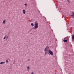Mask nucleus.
<instances>
[{
	"label": "nucleus",
	"mask_w": 74,
	"mask_h": 74,
	"mask_svg": "<svg viewBox=\"0 0 74 74\" xmlns=\"http://www.w3.org/2000/svg\"><path fill=\"white\" fill-rule=\"evenodd\" d=\"M38 28V23L37 21L35 22V27H34V29H37Z\"/></svg>",
	"instance_id": "f257e3e1"
},
{
	"label": "nucleus",
	"mask_w": 74,
	"mask_h": 74,
	"mask_svg": "<svg viewBox=\"0 0 74 74\" xmlns=\"http://www.w3.org/2000/svg\"><path fill=\"white\" fill-rule=\"evenodd\" d=\"M48 52L51 55H52V56L53 55V52L51 50H48Z\"/></svg>",
	"instance_id": "f03ea898"
},
{
	"label": "nucleus",
	"mask_w": 74,
	"mask_h": 74,
	"mask_svg": "<svg viewBox=\"0 0 74 74\" xmlns=\"http://www.w3.org/2000/svg\"><path fill=\"white\" fill-rule=\"evenodd\" d=\"M47 47H48L47 46V47L45 48L44 49V51L45 52V55H47Z\"/></svg>",
	"instance_id": "7ed1b4c3"
},
{
	"label": "nucleus",
	"mask_w": 74,
	"mask_h": 74,
	"mask_svg": "<svg viewBox=\"0 0 74 74\" xmlns=\"http://www.w3.org/2000/svg\"><path fill=\"white\" fill-rule=\"evenodd\" d=\"M5 36L3 38V40H5V38H6V39H7V38H8V35L5 34Z\"/></svg>",
	"instance_id": "20e7f679"
},
{
	"label": "nucleus",
	"mask_w": 74,
	"mask_h": 74,
	"mask_svg": "<svg viewBox=\"0 0 74 74\" xmlns=\"http://www.w3.org/2000/svg\"><path fill=\"white\" fill-rule=\"evenodd\" d=\"M6 23V20H4L3 21V24H5Z\"/></svg>",
	"instance_id": "39448f33"
},
{
	"label": "nucleus",
	"mask_w": 74,
	"mask_h": 74,
	"mask_svg": "<svg viewBox=\"0 0 74 74\" xmlns=\"http://www.w3.org/2000/svg\"><path fill=\"white\" fill-rule=\"evenodd\" d=\"M4 63H5V62H2L0 63V64H4Z\"/></svg>",
	"instance_id": "423d86ee"
},
{
	"label": "nucleus",
	"mask_w": 74,
	"mask_h": 74,
	"mask_svg": "<svg viewBox=\"0 0 74 74\" xmlns=\"http://www.w3.org/2000/svg\"><path fill=\"white\" fill-rule=\"evenodd\" d=\"M23 13L24 14H26V10H23Z\"/></svg>",
	"instance_id": "0eeeda50"
},
{
	"label": "nucleus",
	"mask_w": 74,
	"mask_h": 74,
	"mask_svg": "<svg viewBox=\"0 0 74 74\" xmlns=\"http://www.w3.org/2000/svg\"><path fill=\"white\" fill-rule=\"evenodd\" d=\"M63 41H64V42H67V40H64Z\"/></svg>",
	"instance_id": "6e6552de"
},
{
	"label": "nucleus",
	"mask_w": 74,
	"mask_h": 74,
	"mask_svg": "<svg viewBox=\"0 0 74 74\" xmlns=\"http://www.w3.org/2000/svg\"><path fill=\"white\" fill-rule=\"evenodd\" d=\"M73 14L71 15V16L73 18H74V12H73Z\"/></svg>",
	"instance_id": "1a4fd4ad"
},
{
	"label": "nucleus",
	"mask_w": 74,
	"mask_h": 74,
	"mask_svg": "<svg viewBox=\"0 0 74 74\" xmlns=\"http://www.w3.org/2000/svg\"><path fill=\"white\" fill-rule=\"evenodd\" d=\"M31 25L32 27L34 26V24L33 23H32L31 24Z\"/></svg>",
	"instance_id": "9d476101"
},
{
	"label": "nucleus",
	"mask_w": 74,
	"mask_h": 74,
	"mask_svg": "<svg viewBox=\"0 0 74 74\" xmlns=\"http://www.w3.org/2000/svg\"><path fill=\"white\" fill-rule=\"evenodd\" d=\"M74 34H73L72 36V39L73 40H74Z\"/></svg>",
	"instance_id": "9b49d317"
},
{
	"label": "nucleus",
	"mask_w": 74,
	"mask_h": 74,
	"mask_svg": "<svg viewBox=\"0 0 74 74\" xmlns=\"http://www.w3.org/2000/svg\"><path fill=\"white\" fill-rule=\"evenodd\" d=\"M31 74H34V72H31Z\"/></svg>",
	"instance_id": "f8f14e48"
},
{
	"label": "nucleus",
	"mask_w": 74,
	"mask_h": 74,
	"mask_svg": "<svg viewBox=\"0 0 74 74\" xmlns=\"http://www.w3.org/2000/svg\"><path fill=\"white\" fill-rule=\"evenodd\" d=\"M24 5H25V6H27V4H25Z\"/></svg>",
	"instance_id": "ddd939ff"
},
{
	"label": "nucleus",
	"mask_w": 74,
	"mask_h": 74,
	"mask_svg": "<svg viewBox=\"0 0 74 74\" xmlns=\"http://www.w3.org/2000/svg\"><path fill=\"white\" fill-rule=\"evenodd\" d=\"M27 69H30V67L29 66H27Z\"/></svg>",
	"instance_id": "4468645a"
},
{
	"label": "nucleus",
	"mask_w": 74,
	"mask_h": 74,
	"mask_svg": "<svg viewBox=\"0 0 74 74\" xmlns=\"http://www.w3.org/2000/svg\"><path fill=\"white\" fill-rule=\"evenodd\" d=\"M8 62V60H6V62Z\"/></svg>",
	"instance_id": "2eb2a0df"
},
{
	"label": "nucleus",
	"mask_w": 74,
	"mask_h": 74,
	"mask_svg": "<svg viewBox=\"0 0 74 74\" xmlns=\"http://www.w3.org/2000/svg\"><path fill=\"white\" fill-rule=\"evenodd\" d=\"M28 61H29L30 60V59H28Z\"/></svg>",
	"instance_id": "dca6fc26"
},
{
	"label": "nucleus",
	"mask_w": 74,
	"mask_h": 74,
	"mask_svg": "<svg viewBox=\"0 0 74 74\" xmlns=\"http://www.w3.org/2000/svg\"><path fill=\"white\" fill-rule=\"evenodd\" d=\"M29 70H30V69H28L27 70V71H29Z\"/></svg>",
	"instance_id": "f3484780"
},
{
	"label": "nucleus",
	"mask_w": 74,
	"mask_h": 74,
	"mask_svg": "<svg viewBox=\"0 0 74 74\" xmlns=\"http://www.w3.org/2000/svg\"><path fill=\"white\" fill-rule=\"evenodd\" d=\"M68 2L69 3V4H70V1H68Z\"/></svg>",
	"instance_id": "a211bd4d"
},
{
	"label": "nucleus",
	"mask_w": 74,
	"mask_h": 74,
	"mask_svg": "<svg viewBox=\"0 0 74 74\" xmlns=\"http://www.w3.org/2000/svg\"><path fill=\"white\" fill-rule=\"evenodd\" d=\"M65 38H64V40H65Z\"/></svg>",
	"instance_id": "6ab92c4d"
},
{
	"label": "nucleus",
	"mask_w": 74,
	"mask_h": 74,
	"mask_svg": "<svg viewBox=\"0 0 74 74\" xmlns=\"http://www.w3.org/2000/svg\"><path fill=\"white\" fill-rule=\"evenodd\" d=\"M67 1H68L69 0H67Z\"/></svg>",
	"instance_id": "aec40b11"
}]
</instances>
